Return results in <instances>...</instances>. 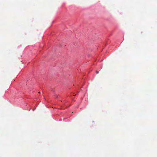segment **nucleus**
I'll return each instance as SVG.
<instances>
[{"mask_svg":"<svg viewBox=\"0 0 157 157\" xmlns=\"http://www.w3.org/2000/svg\"><path fill=\"white\" fill-rule=\"evenodd\" d=\"M96 73H97V74H98V73H99L98 71H96Z\"/></svg>","mask_w":157,"mask_h":157,"instance_id":"f257e3e1","label":"nucleus"},{"mask_svg":"<svg viewBox=\"0 0 157 157\" xmlns=\"http://www.w3.org/2000/svg\"><path fill=\"white\" fill-rule=\"evenodd\" d=\"M39 94H40V92H39Z\"/></svg>","mask_w":157,"mask_h":157,"instance_id":"f03ea898","label":"nucleus"}]
</instances>
